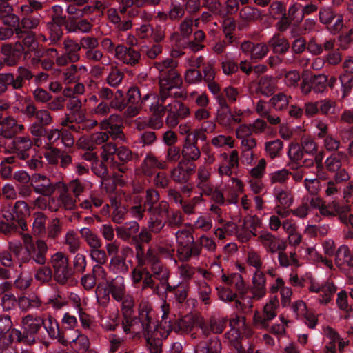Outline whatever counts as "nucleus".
I'll list each match as a JSON object with an SVG mask.
<instances>
[{"instance_id":"nucleus-2","label":"nucleus","mask_w":353,"mask_h":353,"mask_svg":"<svg viewBox=\"0 0 353 353\" xmlns=\"http://www.w3.org/2000/svg\"><path fill=\"white\" fill-rule=\"evenodd\" d=\"M177 66L178 62L172 58L154 63V68L159 72V92L171 96L172 90L181 88L183 80L176 69Z\"/></svg>"},{"instance_id":"nucleus-57","label":"nucleus","mask_w":353,"mask_h":353,"mask_svg":"<svg viewBox=\"0 0 353 353\" xmlns=\"http://www.w3.org/2000/svg\"><path fill=\"white\" fill-rule=\"evenodd\" d=\"M170 205L168 201H161L156 205L148 208L149 215L156 217L164 218L169 212Z\"/></svg>"},{"instance_id":"nucleus-16","label":"nucleus","mask_w":353,"mask_h":353,"mask_svg":"<svg viewBox=\"0 0 353 353\" xmlns=\"http://www.w3.org/2000/svg\"><path fill=\"white\" fill-rule=\"evenodd\" d=\"M50 263L54 270L57 281L60 283H65L71 275L68 257L63 253L58 252L51 256Z\"/></svg>"},{"instance_id":"nucleus-64","label":"nucleus","mask_w":353,"mask_h":353,"mask_svg":"<svg viewBox=\"0 0 353 353\" xmlns=\"http://www.w3.org/2000/svg\"><path fill=\"white\" fill-rule=\"evenodd\" d=\"M41 18L40 14L37 16H29V14H28L21 19L19 28L21 30L22 29L25 30L35 29L39 25Z\"/></svg>"},{"instance_id":"nucleus-1","label":"nucleus","mask_w":353,"mask_h":353,"mask_svg":"<svg viewBox=\"0 0 353 353\" xmlns=\"http://www.w3.org/2000/svg\"><path fill=\"white\" fill-rule=\"evenodd\" d=\"M137 266L131 272L134 286L141 284L142 292L154 285V280H159L162 287L168 282L170 272L168 267L161 260L155 249L150 247L146 251L140 243L134 246Z\"/></svg>"},{"instance_id":"nucleus-52","label":"nucleus","mask_w":353,"mask_h":353,"mask_svg":"<svg viewBox=\"0 0 353 353\" xmlns=\"http://www.w3.org/2000/svg\"><path fill=\"white\" fill-rule=\"evenodd\" d=\"M283 148V142L280 139L267 141L265 143V150L267 155L272 159L279 157Z\"/></svg>"},{"instance_id":"nucleus-31","label":"nucleus","mask_w":353,"mask_h":353,"mask_svg":"<svg viewBox=\"0 0 353 353\" xmlns=\"http://www.w3.org/2000/svg\"><path fill=\"white\" fill-rule=\"evenodd\" d=\"M335 264L339 268L345 265L353 268V253H350L349 247L347 245H341L338 248L335 254Z\"/></svg>"},{"instance_id":"nucleus-49","label":"nucleus","mask_w":353,"mask_h":353,"mask_svg":"<svg viewBox=\"0 0 353 353\" xmlns=\"http://www.w3.org/2000/svg\"><path fill=\"white\" fill-rule=\"evenodd\" d=\"M108 139V134L106 132H97L90 136V161L96 157V152H92L95 148L94 145L102 146Z\"/></svg>"},{"instance_id":"nucleus-25","label":"nucleus","mask_w":353,"mask_h":353,"mask_svg":"<svg viewBox=\"0 0 353 353\" xmlns=\"http://www.w3.org/2000/svg\"><path fill=\"white\" fill-rule=\"evenodd\" d=\"M200 148L195 142H192L190 136H186L183 140L181 148L182 161L194 163L201 157Z\"/></svg>"},{"instance_id":"nucleus-40","label":"nucleus","mask_w":353,"mask_h":353,"mask_svg":"<svg viewBox=\"0 0 353 353\" xmlns=\"http://www.w3.org/2000/svg\"><path fill=\"white\" fill-rule=\"evenodd\" d=\"M14 150L17 156L21 159L28 157V152L32 147V141L27 137H17L13 140Z\"/></svg>"},{"instance_id":"nucleus-60","label":"nucleus","mask_w":353,"mask_h":353,"mask_svg":"<svg viewBox=\"0 0 353 353\" xmlns=\"http://www.w3.org/2000/svg\"><path fill=\"white\" fill-rule=\"evenodd\" d=\"M201 201V195L194 196L188 200H183L180 204V208L183 214L192 215L195 214L196 205Z\"/></svg>"},{"instance_id":"nucleus-7","label":"nucleus","mask_w":353,"mask_h":353,"mask_svg":"<svg viewBox=\"0 0 353 353\" xmlns=\"http://www.w3.org/2000/svg\"><path fill=\"white\" fill-rule=\"evenodd\" d=\"M101 156L104 161H108L110 156L117 154L118 159L123 163L120 164L117 162H114L112 167L114 170H117L121 173H125L128 168L124 165L129 161H137L139 159V156L137 153H133L129 148L125 146H121L117 148L116 145L112 143H105L101 146Z\"/></svg>"},{"instance_id":"nucleus-50","label":"nucleus","mask_w":353,"mask_h":353,"mask_svg":"<svg viewBox=\"0 0 353 353\" xmlns=\"http://www.w3.org/2000/svg\"><path fill=\"white\" fill-rule=\"evenodd\" d=\"M172 330H174L177 333H188L191 331L194 323L192 317L185 316L182 319L176 320L172 322L171 320Z\"/></svg>"},{"instance_id":"nucleus-46","label":"nucleus","mask_w":353,"mask_h":353,"mask_svg":"<svg viewBox=\"0 0 353 353\" xmlns=\"http://www.w3.org/2000/svg\"><path fill=\"white\" fill-rule=\"evenodd\" d=\"M278 261L280 266L283 268L299 266V262L295 250L287 252L285 250H280L278 252Z\"/></svg>"},{"instance_id":"nucleus-39","label":"nucleus","mask_w":353,"mask_h":353,"mask_svg":"<svg viewBox=\"0 0 353 353\" xmlns=\"http://www.w3.org/2000/svg\"><path fill=\"white\" fill-rule=\"evenodd\" d=\"M276 88V81L271 76H263L257 83V92L265 97L272 96Z\"/></svg>"},{"instance_id":"nucleus-15","label":"nucleus","mask_w":353,"mask_h":353,"mask_svg":"<svg viewBox=\"0 0 353 353\" xmlns=\"http://www.w3.org/2000/svg\"><path fill=\"white\" fill-rule=\"evenodd\" d=\"M327 86V77L321 74L303 77L300 84V90L303 95H308L312 91L314 93H322L326 90Z\"/></svg>"},{"instance_id":"nucleus-33","label":"nucleus","mask_w":353,"mask_h":353,"mask_svg":"<svg viewBox=\"0 0 353 353\" xmlns=\"http://www.w3.org/2000/svg\"><path fill=\"white\" fill-rule=\"evenodd\" d=\"M67 345L71 343L72 347L81 353H86L88 350V338L81 334L79 330H74L72 336L66 335Z\"/></svg>"},{"instance_id":"nucleus-63","label":"nucleus","mask_w":353,"mask_h":353,"mask_svg":"<svg viewBox=\"0 0 353 353\" xmlns=\"http://www.w3.org/2000/svg\"><path fill=\"white\" fill-rule=\"evenodd\" d=\"M341 84V99H345L351 92L353 88V76L348 74H342L339 77Z\"/></svg>"},{"instance_id":"nucleus-62","label":"nucleus","mask_w":353,"mask_h":353,"mask_svg":"<svg viewBox=\"0 0 353 353\" xmlns=\"http://www.w3.org/2000/svg\"><path fill=\"white\" fill-rule=\"evenodd\" d=\"M97 288L95 290V295L97 301L102 305L106 304L110 300V287L108 283L104 285L103 283H97Z\"/></svg>"},{"instance_id":"nucleus-5","label":"nucleus","mask_w":353,"mask_h":353,"mask_svg":"<svg viewBox=\"0 0 353 353\" xmlns=\"http://www.w3.org/2000/svg\"><path fill=\"white\" fill-rule=\"evenodd\" d=\"M43 323V316L28 314L21 320L23 334L19 330L13 328L9 334L10 339L12 341H22L27 344H32L34 343L35 334L39 332Z\"/></svg>"},{"instance_id":"nucleus-9","label":"nucleus","mask_w":353,"mask_h":353,"mask_svg":"<svg viewBox=\"0 0 353 353\" xmlns=\"http://www.w3.org/2000/svg\"><path fill=\"white\" fill-rule=\"evenodd\" d=\"M217 104L219 107L216 110V121L218 124L224 128H230L241 122L242 113L239 111L233 114L227 100L219 97L217 99Z\"/></svg>"},{"instance_id":"nucleus-34","label":"nucleus","mask_w":353,"mask_h":353,"mask_svg":"<svg viewBox=\"0 0 353 353\" xmlns=\"http://www.w3.org/2000/svg\"><path fill=\"white\" fill-rule=\"evenodd\" d=\"M176 253L180 261L188 262L192 258L199 256V248L197 245H195L194 243L178 245Z\"/></svg>"},{"instance_id":"nucleus-43","label":"nucleus","mask_w":353,"mask_h":353,"mask_svg":"<svg viewBox=\"0 0 353 353\" xmlns=\"http://www.w3.org/2000/svg\"><path fill=\"white\" fill-rule=\"evenodd\" d=\"M292 97L284 92H279L272 96L268 101L269 105L275 111H283L289 105Z\"/></svg>"},{"instance_id":"nucleus-28","label":"nucleus","mask_w":353,"mask_h":353,"mask_svg":"<svg viewBox=\"0 0 353 353\" xmlns=\"http://www.w3.org/2000/svg\"><path fill=\"white\" fill-rule=\"evenodd\" d=\"M57 186L59 191L57 201L59 206H63L65 210H72L76 206V199H74L69 193L67 184L63 181H57Z\"/></svg>"},{"instance_id":"nucleus-54","label":"nucleus","mask_w":353,"mask_h":353,"mask_svg":"<svg viewBox=\"0 0 353 353\" xmlns=\"http://www.w3.org/2000/svg\"><path fill=\"white\" fill-rule=\"evenodd\" d=\"M301 81L300 72L296 70L286 72L283 77V83L290 89H296L299 86L300 87Z\"/></svg>"},{"instance_id":"nucleus-19","label":"nucleus","mask_w":353,"mask_h":353,"mask_svg":"<svg viewBox=\"0 0 353 353\" xmlns=\"http://www.w3.org/2000/svg\"><path fill=\"white\" fill-rule=\"evenodd\" d=\"M240 48L245 55L250 57V59L254 61L261 60L269 52L268 46L265 43H254L250 41L242 42Z\"/></svg>"},{"instance_id":"nucleus-51","label":"nucleus","mask_w":353,"mask_h":353,"mask_svg":"<svg viewBox=\"0 0 353 353\" xmlns=\"http://www.w3.org/2000/svg\"><path fill=\"white\" fill-rule=\"evenodd\" d=\"M17 75L16 77L12 74V87L13 89L17 90L22 87L24 80H29L32 77L31 72L25 67L20 66L17 68Z\"/></svg>"},{"instance_id":"nucleus-24","label":"nucleus","mask_w":353,"mask_h":353,"mask_svg":"<svg viewBox=\"0 0 353 353\" xmlns=\"http://www.w3.org/2000/svg\"><path fill=\"white\" fill-rule=\"evenodd\" d=\"M115 56L123 63L131 66L139 63L141 59V54L139 51L123 45H118L115 48Z\"/></svg>"},{"instance_id":"nucleus-42","label":"nucleus","mask_w":353,"mask_h":353,"mask_svg":"<svg viewBox=\"0 0 353 353\" xmlns=\"http://www.w3.org/2000/svg\"><path fill=\"white\" fill-rule=\"evenodd\" d=\"M248 292H243L238 294L235 300V308L243 314H248L252 312L253 307L252 295H248Z\"/></svg>"},{"instance_id":"nucleus-20","label":"nucleus","mask_w":353,"mask_h":353,"mask_svg":"<svg viewBox=\"0 0 353 353\" xmlns=\"http://www.w3.org/2000/svg\"><path fill=\"white\" fill-rule=\"evenodd\" d=\"M228 320L225 318L212 317L208 321L203 319H198L196 325L202 331L203 334L208 336L211 333L221 334L226 327Z\"/></svg>"},{"instance_id":"nucleus-30","label":"nucleus","mask_w":353,"mask_h":353,"mask_svg":"<svg viewBox=\"0 0 353 353\" xmlns=\"http://www.w3.org/2000/svg\"><path fill=\"white\" fill-rule=\"evenodd\" d=\"M132 252V248L129 247L123 248L122 256H114L112 258L110 263V269L115 273H127L129 267L126 263L125 256Z\"/></svg>"},{"instance_id":"nucleus-10","label":"nucleus","mask_w":353,"mask_h":353,"mask_svg":"<svg viewBox=\"0 0 353 353\" xmlns=\"http://www.w3.org/2000/svg\"><path fill=\"white\" fill-rule=\"evenodd\" d=\"M137 319L143 327V334L150 333L159 327L157 324L156 313L152 304L148 301H142L139 305Z\"/></svg>"},{"instance_id":"nucleus-61","label":"nucleus","mask_w":353,"mask_h":353,"mask_svg":"<svg viewBox=\"0 0 353 353\" xmlns=\"http://www.w3.org/2000/svg\"><path fill=\"white\" fill-rule=\"evenodd\" d=\"M46 0H27V3L20 6L23 14L28 15L41 10Z\"/></svg>"},{"instance_id":"nucleus-12","label":"nucleus","mask_w":353,"mask_h":353,"mask_svg":"<svg viewBox=\"0 0 353 353\" xmlns=\"http://www.w3.org/2000/svg\"><path fill=\"white\" fill-rule=\"evenodd\" d=\"M308 290L310 292L319 294L317 299L318 302L325 305L332 301L337 288L332 281H327L323 283H319L316 281L311 280Z\"/></svg>"},{"instance_id":"nucleus-47","label":"nucleus","mask_w":353,"mask_h":353,"mask_svg":"<svg viewBox=\"0 0 353 353\" xmlns=\"http://www.w3.org/2000/svg\"><path fill=\"white\" fill-rule=\"evenodd\" d=\"M114 116H111L106 121L101 123V128L106 130L108 136L110 135L112 139H122L123 134L121 130V124L113 123Z\"/></svg>"},{"instance_id":"nucleus-4","label":"nucleus","mask_w":353,"mask_h":353,"mask_svg":"<svg viewBox=\"0 0 353 353\" xmlns=\"http://www.w3.org/2000/svg\"><path fill=\"white\" fill-rule=\"evenodd\" d=\"M13 57H8L6 60L9 65H13L21 55H24V59H38L43 56V51L39 49V43L35 39V34L32 32H28L23 40V42H16L12 50Z\"/></svg>"},{"instance_id":"nucleus-45","label":"nucleus","mask_w":353,"mask_h":353,"mask_svg":"<svg viewBox=\"0 0 353 353\" xmlns=\"http://www.w3.org/2000/svg\"><path fill=\"white\" fill-rule=\"evenodd\" d=\"M268 45L272 48L275 53L280 54H285L290 48L288 41L279 33L274 34L269 40Z\"/></svg>"},{"instance_id":"nucleus-59","label":"nucleus","mask_w":353,"mask_h":353,"mask_svg":"<svg viewBox=\"0 0 353 353\" xmlns=\"http://www.w3.org/2000/svg\"><path fill=\"white\" fill-rule=\"evenodd\" d=\"M194 244L199 248V255L201 254L202 248L211 252H215L216 249V244L214 239L205 234L201 235L197 241H195Z\"/></svg>"},{"instance_id":"nucleus-11","label":"nucleus","mask_w":353,"mask_h":353,"mask_svg":"<svg viewBox=\"0 0 353 353\" xmlns=\"http://www.w3.org/2000/svg\"><path fill=\"white\" fill-rule=\"evenodd\" d=\"M170 97L161 92L158 95L148 93L142 97L141 104L143 108L148 107L152 114L165 115L168 108L165 101Z\"/></svg>"},{"instance_id":"nucleus-58","label":"nucleus","mask_w":353,"mask_h":353,"mask_svg":"<svg viewBox=\"0 0 353 353\" xmlns=\"http://www.w3.org/2000/svg\"><path fill=\"white\" fill-rule=\"evenodd\" d=\"M291 174L292 172L286 168L278 170L269 174L270 181L271 184H284L289 180Z\"/></svg>"},{"instance_id":"nucleus-56","label":"nucleus","mask_w":353,"mask_h":353,"mask_svg":"<svg viewBox=\"0 0 353 353\" xmlns=\"http://www.w3.org/2000/svg\"><path fill=\"white\" fill-rule=\"evenodd\" d=\"M343 157V153L341 152L332 154L325 161L326 169L331 172L338 171L342 165L341 159Z\"/></svg>"},{"instance_id":"nucleus-27","label":"nucleus","mask_w":353,"mask_h":353,"mask_svg":"<svg viewBox=\"0 0 353 353\" xmlns=\"http://www.w3.org/2000/svg\"><path fill=\"white\" fill-rule=\"evenodd\" d=\"M3 127V137L6 139H11L18 133L22 132L25 127L23 125L18 123L14 117L7 115L3 116L1 114Z\"/></svg>"},{"instance_id":"nucleus-22","label":"nucleus","mask_w":353,"mask_h":353,"mask_svg":"<svg viewBox=\"0 0 353 353\" xmlns=\"http://www.w3.org/2000/svg\"><path fill=\"white\" fill-rule=\"evenodd\" d=\"M166 168V162L159 160L151 152H149L145 155V157L141 164V173L148 177L154 176L157 173V169L165 170Z\"/></svg>"},{"instance_id":"nucleus-3","label":"nucleus","mask_w":353,"mask_h":353,"mask_svg":"<svg viewBox=\"0 0 353 353\" xmlns=\"http://www.w3.org/2000/svg\"><path fill=\"white\" fill-rule=\"evenodd\" d=\"M161 308L163 314L159 327L152 332L143 334L152 353L161 352V339H166L172 330L171 317L170 316V305L165 301Z\"/></svg>"},{"instance_id":"nucleus-53","label":"nucleus","mask_w":353,"mask_h":353,"mask_svg":"<svg viewBox=\"0 0 353 353\" xmlns=\"http://www.w3.org/2000/svg\"><path fill=\"white\" fill-rule=\"evenodd\" d=\"M234 139L229 135L218 134L212 138L210 143L216 148H234Z\"/></svg>"},{"instance_id":"nucleus-23","label":"nucleus","mask_w":353,"mask_h":353,"mask_svg":"<svg viewBox=\"0 0 353 353\" xmlns=\"http://www.w3.org/2000/svg\"><path fill=\"white\" fill-rule=\"evenodd\" d=\"M42 326L50 339L57 340L61 345H67V333L60 330L58 322L52 316H48L47 319L43 318Z\"/></svg>"},{"instance_id":"nucleus-48","label":"nucleus","mask_w":353,"mask_h":353,"mask_svg":"<svg viewBox=\"0 0 353 353\" xmlns=\"http://www.w3.org/2000/svg\"><path fill=\"white\" fill-rule=\"evenodd\" d=\"M194 283L197 287V292L200 300L205 305L210 304L212 290L210 285L203 279H196Z\"/></svg>"},{"instance_id":"nucleus-21","label":"nucleus","mask_w":353,"mask_h":353,"mask_svg":"<svg viewBox=\"0 0 353 353\" xmlns=\"http://www.w3.org/2000/svg\"><path fill=\"white\" fill-rule=\"evenodd\" d=\"M350 211V206L342 205L337 200H333L327 204L324 203L321 210V216L325 217L339 216V219L343 223L347 221V212Z\"/></svg>"},{"instance_id":"nucleus-26","label":"nucleus","mask_w":353,"mask_h":353,"mask_svg":"<svg viewBox=\"0 0 353 353\" xmlns=\"http://www.w3.org/2000/svg\"><path fill=\"white\" fill-rule=\"evenodd\" d=\"M251 293L254 300H260L266 294V277L263 271H255L252 279Z\"/></svg>"},{"instance_id":"nucleus-18","label":"nucleus","mask_w":353,"mask_h":353,"mask_svg":"<svg viewBox=\"0 0 353 353\" xmlns=\"http://www.w3.org/2000/svg\"><path fill=\"white\" fill-rule=\"evenodd\" d=\"M258 241L268 253L274 254L280 250H286L287 244L283 240L280 239L271 232H262L258 236Z\"/></svg>"},{"instance_id":"nucleus-14","label":"nucleus","mask_w":353,"mask_h":353,"mask_svg":"<svg viewBox=\"0 0 353 353\" xmlns=\"http://www.w3.org/2000/svg\"><path fill=\"white\" fill-rule=\"evenodd\" d=\"M30 185L37 194L45 197H51L57 189V182L52 183L46 175L39 173L31 176Z\"/></svg>"},{"instance_id":"nucleus-41","label":"nucleus","mask_w":353,"mask_h":353,"mask_svg":"<svg viewBox=\"0 0 353 353\" xmlns=\"http://www.w3.org/2000/svg\"><path fill=\"white\" fill-rule=\"evenodd\" d=\"M221 280L227 285L234 286L238 294L243 292H248V288L245 285V283L239 273H232L227 276L223 274Z\"/></svg>"},{"instance_id":"nucleus-6","label":"nucleus","mask_w":353,"mask_h":353,"mask_svg":"<svg viewBox=\"0 0 353 353\" xmlns=\"http://www.w3.org/2000/svg\"><path fill=\"white\" fill-rule=\"evenodd\" d=\"M23 241L25 245V250L23 252L21 261L23 263H35L38 265H45L46 262V253L48 246L43 240L33 241L29 234L23 235Z\"/></svg>"},{"instance_id":"nucleus-38","label":"nucleus","mask_w":353,"mask_h":353,"mask_svg":"<svg viewBox=\"0 0 353 353\" xmlns=\"http://www.w3.org/2000/svg\"><path fill=\"white\" fill-rule=\"evenodd\" d=\"M139 230V225L137 221H130L124 225L117 227L116 232L118 236L124 240L128 241L130 238L136 239V234Z\"/></svg>"},{"instance_id":"nucleus-36","label":"nucleus","mask_w":353,"mask_h":353,"mask_svg":"<svg viewBox=\"0 0 353 353\" xmlns=\"http://www.w3.org/2000/svg\"><path fill=\"white\" fill-rule=\"evenodd\" d=\"M222 345L217 338L210 339L208 341H201L194 348V353H221Z\"/></svg>"},{"instance_id":"nucleus-13","label":"nucleus","mask_w":353,"mask_h":353,"mask_svg":"<svg viewBox=\"0 0 353 353\" xmlns=\"http://www.w3.org/2000/svg\"><path fill=\"white\" fill-rule=\"evenodd\" d=\"M223 161L218 168V173L221 176H232L237 175L239 168V152L236 150H232L229 154L223 152L220 154Z\"/></svg>"},{"instance_id":"nucleus-44","label":"nucleus","mask_w":353,"mask_h":353,"mask_svg":"<svg viewBox=\"0 0 353 353\" xmlns=\"http://www.w3.org/2000/svg\"><path fill=\"white\" fill-rule=\"evenodd\" d=\"M67 2H72L67 6V12L73 14V18H80L87 14L88 12V6L85 5L83 8V5L87 2V0H65Z\"/></svg>"},{"instance_id":"nucleus-37","label":"nucleus","mask_w":353,"mask_h":353,"mask_svg":"<svg viewBox=\"0 0 353 353\" xmlns=\"http://www.w3.org/2000/svg\"><path fill=\"white\" fill-rule=\"evenodd\" d=\"M121 326L125 334L133 335L143 334V327L139 323L137 317L133 314H130L129 316H123Z\"/></svg>"},{"instance_id":"nucleus-35","label":"nucleus","mask_w":353,"mask_h":353,"mask_svg":"<svg viewBox=\"0 0 353 353\" xmlns=\"http://www.w3.org/2000/svg\"><path fill=\"white\" fill-rule=\"evenodd\" d=\"M90 246L92 247L90 256L92 261L97 264H103L106 261V254L105 251L99 250L101 247L100 240L94 234L90 232Z\"/></svg>"},{"instance_id":"nucleus-32","label":"nucleus","mask_w":353,"mask_h":353,"mask_svg":"<svg viewBox=\"0 0 353 353\" xmlns=\"http://www.w3.org/2000/svg\"><path fill=\"white\" fill-rule=\"evenodd\" d=\"M110 287V292L114 300L116 301H121L122 298L128 293L126 292L124 278L121 276H117L108 283Z\"/></svg>"},{"instance_id":"nucleus-29","label":"nucleus","mask_w":353,"mask_h":353,"mask_svg":"<svg viewBox=\"0 0 353 353\" xmlns=\"http://www.w3.org/2000/svg\"><path fill=\"white\" fill-rule=\"evenodd\" d=\"M166 293H172L176 302L183 303L185 301L189 292V283L187 282H179L176 285H172L168 282L165 286Z\"/></svg>"},{"instance_id":"nucleus-17","label":"nucleus","mask_w":353,"mask_h":353,"mask_svg":"<svg viewBox=\"0 0 353 353\" xmlns=\"http://www.w3.org/2000/svg\"><path fill=\"white\" fill-rule=\"evenodd\" d=\"M196 165L181 160L170 171V177L176 183H186L196 172Z\"/></svg>"},{"instance_id":"nucleus-55","label":"nucleus","mask_w":353,"mask_h":353,"mask_svg":"<svg viewBox=\"0 0 353 353\" xmlns=\"http://www.w3.org/2000/svg\"><path fill=\"white\" fill-rule=\"evenodd\" d=\"M168 107L181 119H185L190 114L189 107L179 100H174L168 104Z\"/></svg>"},{"instance_id":"nucleus-8","label":"nucleus","mask_w":353,"mask_h":353,"mask_svg":"<svg viewBox=\"0 0 353 353\" xmlns=\"http://www.w3.org/2000/svg\"><path fill=\"white\" fill-rule=\"evenodd\" d=\"M279 302L277 296L271 298L264 305L263 311H255L253 316V325L256 329L267 330L269 323L277 315Z\"/></svg>"}]
</instances>
